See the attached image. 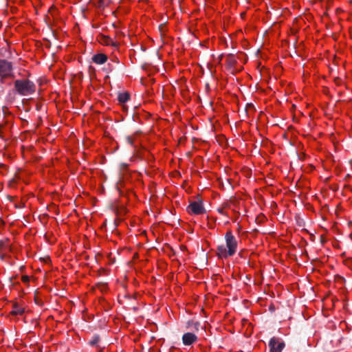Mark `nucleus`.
Returning a JSON list of instances; mask_svg holds the SVG:
<instances>
[{
	"label": "nucleus",
	"mask_w": 352,
	"mask_h": 352,
	"mask_svg": "<svg viewBox=\"0 0 352 352\" xmlns=\"http://www.w3.org/2000/svg\"><path fill=\"white\" fill-rule=\"evenodd\" d=\"M189 213L194 214H201L206 213V209L203 206L201 201H192L187 208Z\"/></svg>",
	"instance_id": "5"
},
{
	"label": "nucleus",
	"mask_w": 352,
	"mask_h": 352,
	"mask_svg": "<svg viewBox=\"0 0 352 352\" xmlns=\"http://www.w3.org/2000/svg\"><path fill=\"white\" fill-rule=\"evenodd\" d=\"M130 98V95L128 92L120 93L118 96V100L121 104H123V107H124V103L127 102Z\"/></svg>",
	"instance_id": "9"
},
{
	"label": "nucleus",
	"mask_w": 352,
	"mask_h": 352,
	"mask_svg": "<svg viewBox=\"0 0 352 352\" xmlns=\"http://www.w3.org/2000/svg\"><path fill=\"white\" fill-rule=\"evenodd\" d=\"M22 280L23 282H28L29 281V277L27 276H24L22 277Z\"/></svg>",
	"instance_id": "21"
},
{
	"label": "nucleus",
	"mask_w": 352,
	"mask_h": 352,
	"mask_svg": "<svg viewBox=\"0 0 352 352\" xmlns=\"http://www.w3.org/2000/svg\"><path fill=\"white\" fill-rule=\"evenodd\" d=\"M200 327V322L198 321L188 320L186 322L187 329H192L195 331L197 332Z\"/></svg>",
	"instance_id": "10"
},
{
	"label": "nucleus",
	"mask_w": 352,
	"mask_h": 352,
	"mask_svg": "<svg viewBox=\"0 0 352 352\" xmlns=\"http://www.w3.org/2000/svg\"><path fill=\"white\" fill-rule=\"evenodd\" d=\"M345 264L349 267H350L351 269H352V258H348L345 261Z\"/></svg>",
	"instance_id": "18"
},
{
	"label": "nucleus",
	"mask_w": 352,
	"mask_h": 352,
	"mask_svg": "<svg viewBox=\"0 0 352 352\" xmlns=\"http://www.w3.org/2000/svg\"><path fill=\"white\" fill-rule=\"evenodd\" d=\"M108 67L106 69L107 71L109 72H111L113 69V66L112 64H111L110 63H108L107 65Z\"/></svg>",
	"instance_id": "20"
},
{
	"label": "nucleus",
	"mask_w": 352,
	"mask_h": 352,
	"mask_svg": "<svg viewBox=\"0 0 352 352\" xmlns=\"http://www.w3.org/2000/svg\"><path fill=\"white\" fill-rule=\"evenodd\" d=\"M123 187V183L122 182L120 181L117 183V186H116V188L118 190V191L120 192V194L122 195V192L120 190V188Z\"/></svg>",
	"instance_id": "17"
},
{
	"label": "nucleus",
	"mask_w": 352,
	"mask_h": 352,
	"mask_svg": "<svg viewBox=\"0 0 352 352\" xmlns=\"http://www.w3.org/2000/svg\"><path fill=\"white\" fill-rule=\"evenodd\" d=\"M108 41H107V45H110L111 43H113V41L110 38H107Z\"/></svg>",
	"instance_id": "23"
},
{
	"label": "nucleus",
	"mask_w": 352,
	"mask_h": 352,
	"mask_svg": "<svg viewBox=\"0 0 352 352\" xmlns=\"http://www.w3.org/2000/svg\"><path fill=\"white\" fill-rule=\"evenodd\" d=\"M0 251H12V246L11 244L9 243L8 239H5L3 240L0 241Z\"/></svg>",
	"instance_id": "8"
},
{
	"label": "nucleus",
	"mask_w": 352,
	"mask_h": 352,
	"mask_svg": "<svg viewBox=\"0 0 352 352\" xmlns=\"http://www.w3.org/2000/svg\"><path fill=\"white\" fill-rule=\"evenodd\" d=\"M110 3V0H95L94 4L99 8H104Z\"/></svg>",
	"instance_id": "13"
},
{
	"label": "nucleus",
	"mask_w": 352,
	"mask_h": 352,
	"mask_svg": "<svg viewBox=\"0 0 352 352\" xmlns=\"http://www.w3.org/2000/svg\"><path fill=\"white\" fill-rule=\"evenodd\" d=\"M14 84L16 92L21 96L32 95L36 91L35 84L29 80H16Z\"/></svg>",
	"instance_id": "2"
},
{
	"label": "nucleus",
	"mask_w": 352,
	"mask_h": 352,
	"mask_svg": "<svg viewBox=\"0 0 352 352\" xmlns=\"http://www.w3.org/2000/svg\"><path fill=\"white\" fill-rule=\"evenodd\" d=\"M228 206H229L228 204H227V203L224 204L222 208H219L217 209L218 212L221 214H225L223 210H224V208H228Z\"/></svg>",
	"instance_id": "15"
},
{
	"label": "nucleus",
	"mask_w": 352,
	"mask_h": 352,
	"mask_svg": "<svg viewBox=\"0 0 352 352\" xmlns=\"http://www.w3.org/2000/svg\"><path fill=\"white\" fill-rule=\"evenodd\" d=\"M226 248L219 245L217 248V255L221 258H227L234 255L236 251L237 241L231 231H228L225 235Z\"/></svg>",
	"instance_id": "1"
},
{
	"label": "nucleus",
	"mask_w": 352,
	"mask_h": 352,
	"mask_svg": "<svg viewBox=\"0 0 352 352\" xmlns=\"http://www.w3.org/2000/svg\"><path fill=\"white\" fill-rule=\"evenodd\" d=\"M13 77V65L12 62H10L6 59L0 58L1 81L3 82L4 79Z\"/></svg>",
	"instance_id": "3"
},
{
	"label": "nucleus",
	"mask_w": 352,
	"mask_h": 352,
	"mask_svg": "<svg viewBox=\"0 0 352 352\" xmlns=\"http://www.w3.org/2000/svg\"><path fill=\"white\" fill-rule=\"evenodd\" d=\"M125 140H126V142L129 144H130V145H133V140L132 137H131V136H126V137L125 138Z\"/></svg>",
	"instance_id": "16"
},
{
	"label": "nucleus",
	"mask_w": 352,
	"mask_h": 352,
	"mask_svg": "<svg viewBox=\"0 0 352 352\" xmlns=\"http://www.w3.org/2000/svg\"><path fill=\"white\" fill-rule=\"evenodd\" d=\"M112 61L114 63H119V60L118 58H116V59H113L112 60Z\"/></svg>",
	"instance_id": "24"
},
{
	"label": "nucleus",
	"mask_w": 352,
	"mask_h": 352,
	"mask_svg": "<svg viewBox=\"0 0 352 352\" xmlns=\"http://www.w3.org/2000/svg\"><path fill=\"white\" fill-rule=\"evenodd\" d=\"M122 166L124 168H126V164H122Z\"/></svg>",
	"instance_id": "25"
},
{
	"label": "nucleus",
	"mask_w": 352,
	"mask_h": 352,
	"mask_svg": "<svg viewBox=\"0 0 352 352\" xmlns=\"http://www.w3.org/2000/svg\"><path fill=\"white\" fill-rule=\"evenodd\" d=\"M197 336L190 332L185 333L182 336V342L185 346H190L197 341Z\"/></svg>",
	"instance_id": "6"
},
{
	"label": "nucleus",
	"mask_w": 352,
	"mask_h": 352,
	"mask_svg": "<svg viewBox=\"0 0 352 352\" xmlns=\"http://www.w3.org/2000/svg\"><path fill=\"white\" fill-rule=\"evenodd\" d=\"M25 311V309L18 304L15 303L13 305V309L11 311V314L12 315H22Z\"/></svg>",
	"instance_id": "11"
},
{
	"label": "nucleus",
	"mask_w": 352,
	"mask_h": 352,
	"mask_svg": "<svg viewBox=\"0 0 352 352\" xmlns=\"http://www.w3.org/2000/svg\"><path fill=\"white\" fill-rule=\"evenodd\" d=\"M285 346L284 341L278 337H272L269 342L270 352H282Z\"/></svg>",
	"instance_id": "4"
},
{
	"label": "nucleus",
	"mask_w": 352,
	"mask_h": 352,
	"mask_svg": "<svg viewBox=\"0 0 352 352\" xmlns=\"http://www.w3.org/2000/svg\"><path fill=\"white\" fill-rule=\"evenodd\" d=\"M159 30H160L161 34H165L166 29H165V26L163 24H161L159 26Z\"/></svg>",
	"instance_id": "19"
},
{
	"label": "nucleus",
	"mask_w": 352,
	"mask_h": 352,
	"mask_svg": "<svg viewBox=\"0 0 352 352\" xmlns=\"http://www.w3.org/2000/svg\"><path fill=\"white\" fill-rule=\"evenodd\" d=\"M100 340V338L98 335H94L92 339L89 341V344L91 346H98V344Z\"/></svg>",
	"instance_id": "14"
},
{
	"label": "nucleus",
	"mask_w": 352,
	"mask_h": 352,
	"mask_svg": "<svg viewBox=\"0 0 352 352\" xmlns=\"http://www.w3.org/2000/svg\"><path fill=\"white\" fill-rule=\"evenodd\" d=\"M92 60L98 65H102L107 60V56L104 54H97L92 57Z\"/></svg>",
	"instance_id": "7"
},
{
	"label": "nucleus",
	"mask_w": 352,
	"mask_h": 352,
	"mask_svg": "<svg viewBox=\"0 0 352 352\" xmlns=\"http://www.w3.org/2000/svg\"><path fill=\"white\" fill-rule=\"evenodd\" d=\"M226 62L230 67H234L237 63L236 60L235 59L232 54H229L226 56Z\"/></svg>",
	"instance_id": "12"
},
{
	"label": "nucleus",
	"mask_w": 352,
	"mask_h": 352,
	"mask_svg": "<svg viewBox=\"0 0 352 352\" xmlns=\"http://www.w3.org/2000/svg\"><path fill=\"white\" fill-rule=\"evenodd\" d=\"M6 252H5V253H1V254H0V258H1V260H3V259L5 258V257H6Z\"/></svg>",
	"instance_id": "22"
}]
</instances>
